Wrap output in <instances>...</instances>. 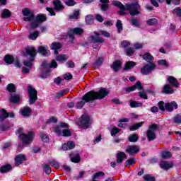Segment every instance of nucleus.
Instances as JSON below:
<instances>
[{
    "label": "nucleus",
    "mask_w": 181,
    "mask_h": 181,
    "mask_svg": "<svg viewBox=\"0 0 181 181\" xmlns=\"http://www.w3.org/2000/svg\"><path fill=\"white\" fill-rule=\"evenodd\" d=\"M175 107V108L177 110V104H176V103L173 102V103H167L165 105V108L166 110V111H173V107Z\"/></svg>",
    "instance_id": "obj_24"
},
{
    "label": "nucleus",
    "mask_w": 181,
    "mask_h": 181,
    "mask_svg": "<svg viewBox=\"0 0 181 181\" xmlns=\"http://www.w3.org/2000/svg\"><path fill=\"white\" fill-rule=\"evenodd\" d=\"M42 169L44 172L46 173V175H50V173H52V168H50V165H49L48 164H43Z\"/></svg>",
    "instance_id": "obj_39"
},
{
    "label": "nucleus",
    "mask_w": 181,
    "mask_h": 181,
    "mask_svg": "<svg viewBox=\"0 0 181 181\" xmlns=\"http://www.w3.org/2000/svg\"><path fill=\"white\" fill-rule=\"evenodd\" d=\"M38 36H39V31H35L34 33H30L28 35V39H30V40H36Z\"/></svg>",
    "instance_id": "obj_40"
},
{
    "label": "nucleus",
    "mask_w": 181,
    "mask_h": 181,
    "mask_svg": "<svg viewBox=\"0 0 181 181\" xmlns=\"http://www.w3.org/2000/svg\"><path fill=\"white\" fill-rule=\"evenodd\" d=\"M161 158L162 159H170L172 158V153L170 151H163L161 153Z\"/></svg>",
    "instance_id": "obj_37"
},
{
    "label": "nucleus",
    "mask_w": 181,
    "mask_h": 181,
    "mask_svg": "<svg viewBox=\"0 0 181 181\" xmlns=\"http://www.w3.org/2000/svg\"><path fill=\"white\" fill-rule=\"evenodd\" d=\"M54 8L57 9V11H62L64 9V6L62 4V1L60 0H54Z\"/></svg>",
    "instance_id": "obj_27"
},
{
    "label": "nucleus",
    "mask_w": 181,
    "mask_h": 181,
    "mask_svg": "<svg viewBox=\"0 0 181 181\" xmlns=\"http://www.w3.org/2000/svg\"><path fill=\"white\" fill-rule=\"evenodd\" d=\"M145 181H155V177L151 175H146L144 177Z\"/></svg>",
    "instance_id": "obj_54"
},
{
    "label": "nucleus",
    "mask_w": 181,
    "mask_h": 181,
    "mask_svg": "<svg viewBox=\"0 0 181 181\" xmlns=\"http://www.w3.org/2000/svg\"><path fill=\"white\" fill-rule=\"evenodd\" d=\"M91 122L92 120L90 115L85 114L78 119L77 125L83 129H88V128H90V125H91Z\"/></svg>",
    "instance_id": "obj_5"
},
{
    "label": "nucleus",
    "mask_w": 181,
    "mask_h": 181,
    "mask_svg": "<svg viewBox=\"0 0 181 181\" xmlns=\"http://www.w3.org/2000/svg\"><path fill=\"white\" fill-rule=\"evenodd\" d=\"M134 52L135 51L132 47H129L125 49V53L127 56H132V54H134Z\"/></svg>",
    "instance_id": "obj_52"
},
{
    "label": "nucleus",
    "mask_w": 181,
    "mask_h": 181,
    "mask_svg": "<svg viewBox=\"0 0 181 181\" xmlns=\"http://www.w3.org/2000/svg\"><path fill=\"white\" fill-rule=\"evenodd\" d=\"M8 117H9V113L5 109L0 110V122L5 121Z\"/></svg>",
    "instance_id": "obj_26"
},
{
    "label": "nucleus",
    "mask_w": 181,
    "mask_h": 181,
    "mask_svg": "<svg viewBox=\"0 0 181 181\" xmlns=\"http://www.w3.org/2000/svg\"><path fill=\"white\" fill-rule=\"evenodd\" d=\"M142 125H144V122H141L133 124L129 127V129L131 131H136V129H139V128H141Z\"/></svg>",
    "instance_id": "obj_36"
},
{
    "label": "nucleus",
    "mask_w": 181,
    "mask_h": 181,
    "mask_svg": "<svg viewBox=\"0 0 181 181\" xmlns=\"http://www.w3.org/2000/svg\"><path fill=\"white\" fill-rule=\"evenodd\" d=\"M130 23L133 25L135 26L136 28H139V26H141L139 24V21L138 18H133L131 20Z\"/></svg>",
    "instance_id": "obj_48"
},
{
    "label": "nucleus",
    "mask_w": 181,
    "mask_h": 181,
    "mask_svg": "<svg viewBox=\"0 0 181 181\" xmlns=\"http://www.w3.org/2000/svg\"><path fill=\"white\" fill-rule=\"evenodd\" d=\"M168 5H170V2L174 5H180V0H165Z\"/></svg>",
    "instance_id": "obj_57"
},
{
    "label": "nucleus",
    "mask_w": 181,
    "mask_h": 181,
    "mask_svg": "<svg viewBox=\"0 0 181 181\" xmlns=\"http://www.w3.org/2000/svg\"><path fill=\"white\" fill-rule=\"evenodd\" d=\"M173 122L175 124H181V116L180 115L173 117Z\"/></svg>",
    "instance_id": "obj_59"
},
{
    "label": "nucleus",
    "mask_w": 181,
    "mask_h": 181,
    "mask_svg": "<svg viewBox=\"0 0 181 181\" xmlns=\"http://www.w3.org/2000/svg\"><path fill=\"white\" fill-rule=\"evenodd\" d=\"M11 15L12 13L11 11L8 9L5 8L1 12V18L2 19H8V18H11Z\"/></svg>",
    "instance_id": "obj_29"
},
{
    "label": "nucleus",
    "mask_w": 181,
    "mask_h": 181,
    "mask_svg": "<svg viewBox=\"0 0 181 181\" xmlns=\"http://www.w3.org/2000/svg\"><path fill=\"white\" fill-rule=\"evenodd\" d=\"M53 67L54 69L57 67V62H56V60H52L49 66V64H47V62H43L40 69L41 74L40 77H41V78H47V77H49V74L50 73V69Z\"/></svg>",
    "instance_id": "obj_3"
},
{
    "label": "nucleus",
    "mask_w": 181,
    "mask_h": 181,
    "mask_svg": "<svg viewBox=\"0 0 181 181\" xmlns=\"http://www.w3.org/2000/svg\"><path fill=\"white\" fill-rule=\"evenodd\" d=\"M38 52L40 53V54L45 57L50 54V51L49 50L47 46H40L38 47Z\"/></svg>",
    "instance_id": "obj_19"
},
{
    "label": "nucleus",
    "mask_w": 181,
    "mask_h": 181,
    "mask_svg": "<svg viewBox=\"0 0 181 181\" xmlns=\"http://www.w3.org/2000/svg\"><path fill=\"white\" fill-rule=\"evenodd\" d=\"M130 107L132 108H138V107H142V103L134 100L130 101Z\"/></svg>",
    "instance_id": "obj_42"
},
{
    "label": "nucleus",
    "mask_w": 181,
    "mask_h": 181,
    "mask_svg": "<svg viewBox=\"0 0 181 181\" xmlns=\"http://www.w3.org/2000/svg\"><path fill=\"white\" fill-rule=\"evenodd\" d=\"M79 15L80 12L78 11H74L72 14L69 15V19H77Z\"/></svg>",
    "instance_id": "obj_47"
},
{
    "label": "nucleus",
    "mask_w": 181,
    "mask_h": 181,
    "mask_svg": "<svg viewBox=\"0 0 181 181\" xmlns=\"http://www.w3.org/2000/svg\"><path fill=\"white\" fill-rule=\"evenodd\" d=\"M86 22L88 25H91V23H93V16L91 15L86 16Z\"/></svg>",
    "instance_id": "obj_56"
},
{
    "label": "nucleus",
    "mask_w": 181,
    "mask_h": 181,
    "mask_svg": "<svg viewBox=\"0 0 181 181\" xmlns=\"http://www.w3.org/2000/svg\"><path fill=\"white\" fill-rule=\"evenodd\" d=\"M160 168L164 170H169V169L173 168V163L168 161H161L160 163Z\"/></svg>",
    "instance_id": "obj_17"
},
{
    "label": "nucleus",
    "mask_w": 181,
    "mask_h": 181,
    "mask_svg": "<svg viewBox=\"0 0 181 181\" xmlns=\"http://www.w3.org/2000/svg\"><path fill=\"white\" fill-rule=\"evenodd\" d=\"M28 97H29V104L32 105V104H35L36 100H37V90L35 89V88L32 87V86H28Z\"/></svg>",
    "instance_id": "obj_9"
},
{
    "label": "nucleus",
    "mask_w": 181,
    "mask_h": 181,
    "mask_svg": "<svg viewBox=\"0 0 181 181\" xmlns=\"http://www.w3.org/2000/svg\"><path fill=\"white\" fill-rule=\"evenodd\" d=\"M70 158H71V160L74 163H78V162H80L81 160V157H80V154L78 153H76V154L71 153L69 155Z\"/></svg>",
    "instance_id": "obj_25"
},
{
    "label": "nucleus",
    "mask_w": 181,
    "mask_h": 181,
    "mask_svg": "<svg viewBox=\"0 0 181 181\" xmlns=\"http://www.w3.org/2000/svg\"><path fill=\"white\" fill-rule=\"evenodd\" d=\"M26 160V156L23 154H18L15 158V165L16 166H19L21 163H23Z\"/></svg>",
    "instance_id": "obj_16"
},
{
    "label": "nucleus",
    "mask_w": 181,
    "mask_h": 181,
    "mask_svg": "<svg viewBox=\"0 0 181 181\" xmlns=\"http://www.w3.org/2000/svg\"><path fill=\"white\" fill-rule=\"evenodd\" d=\"M155 69H156L155 64H146L141 68V73L144 74V76H148V74H151Z\"/></svg>",
    "instance_id": "obj_12"
},
{
    "label": "nucleus",
    "mask_w": 181,
    "mask_h": 181,
    "mask_svg": "<svg viewBox=\"0 0 181 181\" xmlns=\"http://www.w3.org/2000/svg\"><path fill=\"white\" fill-rule=\"evenodd\" d=\"M127 153H129L130 156L136 155L139 152V146L136 145L128 146L125 150Z\"/></svg>",
    "instance_id": "obj_14"
},
{
    "label": "nucleus",
    "mask_w": 181,
    "mask_h": 181,
    "mask_svg": "<svg viewBox=\"0 0 181 181\" xmlns=\"http://www.w3.org/2000/svg\"><path fill=\"white\" fill-rule=\"evenodd\" d=\"M116 28L117 29V33H121V31L122 30V22H121V20H117L116 23Z\"/></svg>",
    "instance_id": "obj_46"
},
{
    "label": "nucleus",
    "mask_w": 181,
    "mask_h": 181,
    "mask_svg": "<svg viewBox=\"0 0 181 181\" xmlns=\"http://www.w3.org/2000/svg\"><path fill=\"white\" fill-rule=\"evenodd\" d=\"M7 90L9 93H16V86L13 83H9L7 86Z\"/></svg>",
    "instance_id": "obj_41"
},
{
    "label": "nucleus",
    "mask_w": 181,
    "mask_h": 181,
    "mask_svg": "<svg viewBox=\"0 0 181 181\" xmlns=\"http://www.w3.org/2000/svg\"><path fill=\"white\" fill-rule=\"evenodd\" d=\"M107 94H109L108 90L104 88H101L98 92L90 91L82 97L81 100L76 103L75 108L81 110L86 103H90V101H94V100H103V98L107 97Z\"/></svg>",
    "instance_id": "obj_1"
},
{
    "label": "nucleus",
    "mask_w": 181,
    "mask_h": 181,
    "mask_svg": "<svg viewBox=\"0 0 181 181\" xmlns=\"http://www.w3.org/2000/svg\"><path fill=\"white\" fill-rule=\"evenodd\" d=\"M65 4L68 6H74V5H76V1H74V0H68L65 2Z\"/></svg>",
    "instance_id": "obj_63"
},
{
    "label": "nucleus",
    "mask_w": 181,
    "mask_h": 181,
    "mask_svg": "<svg viewBox=\"0 0 181 181\" xmlns=\"http://www.w3.org/2000/svg\"><path fill=\"white\" fill-rule=\"evenodd\" d=\"M136 66V63L132 61H128L126 62L124 70H131V69H134V66Z\"/></svg>",
    "instance_id": "obj_30"
},
{
    "label": "nucleus",
    "mask_w": 181,
    "mask_h": 181,
    "mask_svg": "<svg viewBox=\"0 0 181 181\" xmlns=\"http://www.w3.org/2000/svg\"><path fill=\"white\" fill-rule=\"evenodd\" d=\"M128 139H129V142L135 143V142H138L139 137H138V135L134 134L130 135Z\"/></svg>",
    "instance_id": "obj_43"
},
{
    "label": "nucleus",
    "mask_w": 181,
    "mask_h": 181,
    "mask_svg": "<svg viewBox=\"0 0 181 181\" xmlns=\"http://www.w3.org/2000/svg\"><path fill=\"white\" fill-rule=\"evenodd\" d=\"M112 4L114 6L119 8V15H125V11H128L131 16H136L140 13L139 11H141V6L139 5V4H138V2L126 4L125 6H124L122 3L118 1H114Z\"/></svg>",
    "instance_id": "obj_2"
},
{
    "label": "nucleus",
    "mask_w": 181,
    "mask_h": 181,
    "mask_svg": "<svg viewBox=\"0 0 181 181\" xmlns=\"http://www.w3.org/2000/svg\"><path fill=\"white\" fill-rule=\"evenodd\" d=\"M46 16L42 14L37 15L35 18H34V21L31 23L32 29H36L37 26H39L40 23H42V22H46Z\"/></svg>",
    "instance_id": "obj_11"
},
{
    "label": "nucleus",
    "mask_w": 181,
    "mask_h": 181,
    "mask_svg": "<svg viewBox=\"0 0 181 181\" xmlns=\"http://www.w3.org/2000/svg\"><path fill=\"white\" fill-rule=\"evenodd\" d=\"M64 80H71V78H73V75L70 73H66L64 74Z\"/></svg>",
    "instance_id": "obj_64"
},
{
    "label": "nucleus",
    "mask_w": 181,
    "mask_h": 181,
    "mask_svg": "<svg viewBox=\"0 0 181 181\" xmlns=\"http://www.w3.org/2000/svg\"><path fill=\"white\" fill-rule=\"evenodd\" d=\"M112 69L117 73L119 70L121 69V62L120 61H115L113 62L112 65Z\"/></svg>",
    "instance_id": "obj_32"
},
{
    "label": "nucleus",
    "mask_w": 181,
    "mask_h": 181,
    "mask_svg": "<svg viewBox=\"0 0 181 181\" xmlns=\"http://www.w3.org/2000/svg\"><path fill=\"white\" fill-rule=\"evenodd\" d=\"M76 147V144L73 141H68L67 144L62 145L63 151H69V149H74Z\"/></svg>",
    "instance_id": "obj_22"
},
{
    "label": "nucleus",
    "mask_w": 181,
    "mask_h": 181,
    "mask_svg": "<svg viewBox=\"0 0 181 181\" xmlns=\"http://www.w3.org/2000/svg\"><path fill=\"white\" fill-rule=\"evenodd\" d=\"M158 129H159V125L156 124H152L148 126V129L146 132V137L149 142L156 139V131H158Z\"/></svg>",
    "instance_id": "obj_6"
},
{
    "label": "nucleus",
    "mask_w": 181,
    "mask_h": 181,
    "mask_svg": "<svg viewBox=\"0 0 181 181\" xmlns=\"http://www.w3.org/2000/svg\"><path fill=\"white\" fill-rule=\"evenodd\" d=\"M10 101L13 104H17V103H19L21 101V95L10 93Z\"/></svg>",
    "instance_id": "obj_20"
},
{
    "label": "nucleus",
    "mask_w": 181,
    "mask_h": 181,
    "mask_svg": "<svg viewBox=\"0 0 181 181\" xmlns=\"http://www.w3.org/2000/svg\"><path fill=\"white\" fill-rule=\"evenodd\" d=\"M61 135H62V136H71V131L67 129H63Z\"/></svg>",
    "instance_id": "obj_51"
},
{
    "label": "nucleus",
    "mask_w": 181,
    "mask_h": 181,
    "mask_svg": "<svg viewBox=\"0 0 181 181\" xmlns=\"http://www.w3.org/2000/svg\"><path fill=\"white\" fill-rule=\"evenodd\" d=\"M54 131L57 135H62L63 132V129H62L60 126L54 127Z\"/></svg>",
    "instance_id": "obj_55"
},
{
    "label": "nucleus",
    "mask_w": 181,
    "mask_h": 181,
    "mask_svg": "<svg viewBox=\"0 0 181 181\" xmlns=\"http://www.w3.org/2000/svg\"><path fill=\"white\" fill-rule=\"evenodd\" d=\"M143 59L144 60H145L148 63H151V64L153 62V57L149 52L145 53L143 55Z\"/></svg>",
    "instance_id": "obj_28"
},
{
    "label": "nucleus",
    "mask_w": 181,
    "mask_h": 181,
    "mask_svg": "<svg viewBox=\"0 0 181 181\" xmlns=\"http://www.w3.org/2000/svg\"><path fill=\"white\" fill-rule=\"evenodd\" d=\"M95 35H92L88 37V42L89 43H104V38L100 37V34L97 32H95Z\"/></svg>",
    "instance_id": "obj_13"
},
{
    "label": "nucleus",
    "mask_w": 181,
    "mask_h": 181,
    "mask_svg": "<svg viewBox=\"0 0 181 181\" xmlns=\"http://www.w3.org/2000/svg\"><path fill=\"white\" fill-rule=\"evenodd\" d=\"M168 81L171 84V86H173V87H179V83L177 82V80L175 79L173 76H168Z\"/></svg>",
    "instance_id": "obj_31"
},
{
    "label": "nucleus",
    "mask_w": 181,
    "mask_h": 181,
    "mask_svg": "<svg viewBox=\"0 0 181 181\" xmlns=\"http://www.w3.org/2000/svg\"><path fill=\"white\" fill-rule=\"evenodd\" d=\"M142 90L143 86L140 81L136 82L133 86L128 87L125 89L126 93H131V91H135V90Z\"/></svg>",
    "instance_id": "obj_15"
},
{
    "label": "nucleus",
    "mask_w": 181,
    "mask_h": 181,
    "mask_svg": "<svg viewBox=\"0 0 181 181\" xmlns=\"http://www.w3.org/2000/svg\"><path fill=\"white\" fill-rule=\"evenodd\" d=\"M25 54L27 56H30L29 61H23V64L25 67H28L32 69L33 64V60H35V57H36V49L33 47H28L25 49Z\"/></svg>",
    "instance_id": "obj_4"
},
{
    "label": "nucleus",
    "mask_w": 181,
    "mask_h": 181,
    "mask_svg": "<svg viewBox=\"0 0 181 181\" xmlns=\"http://www.w3.org/2000/svg\"><path fill=\"white\" fill-rule=\"evenodd\" d=\"M12 169V167H11L10 165H6L1 168L0 172L1 173H5L6 172H9Z\"/></svg>",
    "instance_id": "obj_44"
},
{
    "label": "nucleus",
    "mask_w": 181,
    "mask_h": 181,
    "mask_svg": "<svg viewBox=\"0 0 181 181\" xmlns=\"http://www.w3.org/2000/svg\"><path fill=\"white\" fill-rule=\"evenodd\" d=\"M67 59H68L67 55L59 54L56 57L55 60H57V62H66Z\"/></svg>",
    "instance_id": "obj_35"
},
{
    "label": "nucleus",
    "mask_w": 181,
    "mask_h": 181,
    "mask_svg": "<svg viewBox=\"0 0 181 181\" xmlns=\"http://www.w3.org/2000/svg\"><path fill=\"white\" fill-rule=\"evenodd\" d=\"M158 64H160V66H165V67H169V64L168 63V62L163 60V59H160L158 62Z\"/></svg>",
    "instance_id": "obj_61"
},
{
    "label": "nucleus",
    "mask_w": 181,
    "mask_h": 181,
    "mask_svg": "<svg viewBox=\"0 0 181 181\" xmlns=\"http://www.w3.org/2000/svg\"><path fill=\"white\" fill-rule=\"evenodd\" d=\"M135 162L136 161L134 158L129 159L124 163V166H128V165H129V166H132V165H135Z\"/></svg>",
    "instance_id": "obj_49"
},
{
    "label": "nucleus",
    "mask_w": 181,
    "mask_h": 181,
    "mask_svg": "<svg viewBox=\"0 0 181 181\" xmlns=\"http://www.w3.org/2000/svg\"><path fill=\"white\" fill-rule=\"evenodd\" d=\"M100 1L103 4L101 5L102 11H107V9H108V4L110 1L109 0H100Z\"/></svg>",
    "instance_id": "obj_38"
},
{
    "label": "nucleus",
    "mask_w": 181,
    "mask_h": 181,
    "mask_svg": "<svg viewBox=\"0 0 181 181\" xmlns=\"http://www.w3.org/2000/svg\"><path fill=\"white\" fill-rule=\"evenodd\" d=\"M13 56L12 55H6L4 57V62L6 64H12L13 63Z\"/></svg>",
    "instance_id": "obj_34"
},
{
    "label": "nucleus",
    "mask_w": 181,
    "mask_h": 181,
    "mask_svg": "<svg viewBox=\"0 0 181 181\" xmlns=\"http://www.w3.org/2000/svg\"><path fill=\"white\" fill-rule=\"evenodd\" d=\"M22 13L23 16V21L25 22H32V21H35V14L32 11L29 9V8H25L22 10Z\"/></svg>",
    "instance_id": "obj_10"
},
{
    "label": "nucleus",
    "mask_w": 181,
    "mask_h": 181,
    "mask_svg": "<svg viewBox=\"0 0 181 181\" xmlns=\"http://www.w3.org/2000/svg\"><path fill=\"white\" fill-rule=\"evenodd\" d=\"M67 91H69V89H65V90H62L60 92L57 93V97L58 98H60V97H63V95H64V94H66V93H67Z\"/></svg>",
    "instance_id": "obj_60"
},
{
    "label": "nucleus",
    "mask_w": 181,
    "mask_h": 181,
    "mask_svg": "<svg viewBox=\"0 0 181 181\" xmlns=\"http://www.w3.org/2000/svg\"><path fill=\"white\" fill-rule=\"evenodd\" d=\"M147 25L152 26L153 25H156L158 23V20L156 18H151L146 21Z\"/></svg>",
    "instance_id": "obj_50"
},
{
    "label": "nucleus",
    "mask_w": 181,
    "mask_h": 181,
    "mask_svg": "<svg viewBox=\"0 0 181 181\" xmlns=\"http://www.w3.org/2000/svg\"><path fill=\"white\" fill-rule=\"evenodd\" d=\"M83 33H84V30H83V28H72L68 32L67 37L69 38V42H71V43H73L75 39L74 36H76V35L78 36H80V35H83Z\"/></svg>",
    "instance_id": "obj_7"
},
{
    "label": "nucleus",
    "mask_w": 181,
    "mask_h": 181,
    "mask_svg": "<svg viewBox=\"0 0 181 181\" xmlns=\"http://www.w3.org/2000/svg\"><path fill=\"white\" fill-rule=\"evenodd\" d=\"M40 138H41L42 142H48L49 141V136H47V135H46L45 134H42L40 135Z\"/></svg>",
    "instance_id": "obj_62"
},
{
    "label": "nucleus",
    "mask_w": 181,
    "mask_h": 181,
    "mask_svg": "<svg viewBox=\"0 0 181 181\" xmlns=\"http://www.w3.org/2000/svg\"><path fill=\"white\" fill-rule=\"evenodd\" d=\"M31 112H32V109H30V107H29L28 106L24 107L21 110V115H23V117H30Z\"/></svg>",
    "instance_id": "obj_21"
},
{
    "label": "nucleus",
    "mask_w": 181,
    "mask_h": 181,
    "mask_svg": "<svg viewBox=\"0 0 181 181\" xmlns=\"http://www.w3.org/2000/svg\"><path fill=\"white\" fill-rule=\"evenodd\" d=\"M164 94H173V89L169 85H165L163 91Z\"/></svg>",
    "instance_id": "obj_33"
},
{
    "label": "nucleus",
    "mask_w": 181,
    "mask_h": 181,
    "mask_svg": "<svg viewBox=\"0 0 181 181\" xmlns=\"http://www.w3.org/2000/svg\"><path fill=\"white\" fill-rule=\"evenodd\" d=\"M35 134L33 132H29L28 134L22 133L19 135L20 139L23 141V145H30L33 141Z\"/></svg>",
    "instance_id": "obj_8"
},
{
    "label": "nucleus",
    "mask_w": 181,
    "mask_h": 181,
    "mask_svg": "<svg viewBox=\"0 0 181 181\" xmlns=\"http://www.w3.org/2000/svg\"><path fill=\"white\" fill-rule=\"evenodd\" d=\"M66 64L68 69H74L76 66V64L74 62H73V61H68Z\"/></svg>",
    "instance_id": "obj_58"
},
{
    "label": "nucleus",
    "mask_w": 181,
    "mask_h": 181,
    "mask_svg": "<svg viewBox=\"0 0 181 181\" xmlns=\"http://www.w3.org/2000/svg\"><path fill=\"white\" fill-rule=\"evenodd\" d=\"M104 62V58L99 57L95 62L93 64L94 67H100L101 64H103V62Z\"/></svg>",
    "instance_id": "obj_45"
},
{
    "label": "nucleus",
    "mask_w": 181,
    "mask_h": 181,
    "mask_svg": "<svg viewBox=\"0 0 181 181\" xmlns=\"http://www.w3.org/2000/svg\"><path fill=\"white\" fill-rule=\"evenodd\" d=\"M121 130L117 127H113L110 132L112 136H115Z\"/></svg>",
    "instance_id": "obj_53"
},
{
    "label": "nucleus",
    "mask_w": 181,
    "mask_h": 181,
    "mask_svg": "<svg viewBox=\"0 0 181 181\" xmlns=\"http://www.w3.org/2000/svg\"><path fill=\"white\" fill-rule=\"evenodd\" d=\"M124 159H127V154L124 152L117 153L116 163H122Z\"/></svg>",
    "instance_id": "obj_23"
},
{
    "label": "nucleus",
    "mask_w": 181,
    "mask_h": 181,
    "mask_svg": "<svg viewBox=\"0 0 181 181\" xmlns=\"http://www.w3.org/2000/svg\"><path fill=\"white\" fill-rule=\"evenodd\" d=\"M50 48L52 50H54V54H59V51L62 49V43L54 42L51 44Z\"/></svg>",
    "instance_id": "obj_18"
}]
</instances>
